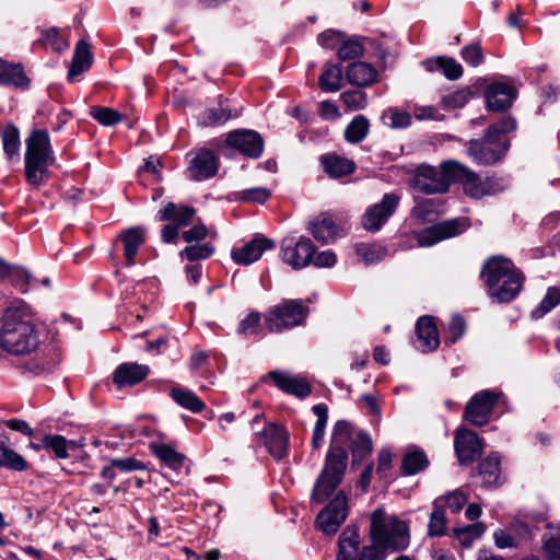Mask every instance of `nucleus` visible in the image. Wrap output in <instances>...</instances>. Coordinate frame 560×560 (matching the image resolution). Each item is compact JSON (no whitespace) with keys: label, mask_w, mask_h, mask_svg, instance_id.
I'll list each match as a JSON object with an SVG mask.
<instances>
[{"label":"nucleus","mask_w":560,"mask_h":560,"mask_svg":"<svg viewBox=\"0 0 560 560\" xmlns=\"http://www.w3.org/2000/svg\"><path fill=\"white\" fill-rule=\"evenodd\" d=\"M371 545H361L359 529L348 525L338 539L336 560H385L386 551L400 552L410 545V532L406 522L388 515L377 508L370 517Z\"/></svg>","instance_id":"1"},{"label":"nucleus","mask_w":560,"mask_h":560,"mask_svg":"<svg viewBox=\"0 0 560 560\" xmlns=\"http://www.w3.org/2000/svg\"><path fill=\"white\" fill-rule=\"evenodd\" d=\"M352 439V424L346 420L337 421L332 429L324 467L312 491L313 501L325 502L341 483L348 465L347 445Z\"/></svg>","instance_id":"2"},{"label":"nucleus","mask_w":560,"mask_h":560,"mask_svg":"<svg viewBox=\"0 0 560 560\" xmlns=\"http://www.w3.org/2000/svg\"><path fill=\"white\" fill-rule=\"evenodd\" d=\"M0 346L5 351L23 355L39 346V329L28 305L16 302L3 315Z\"/></svg>","instance_id":"3"},{"label":"nucleus","mask_w":560,"mask_h":560,"mask_svg":"<svg viewBox=\"0 0 560 560\" xmlns=\"http://www.w3.org/2000/svg\"><path fill=\"white\" fill-rule=\"evenodd\" d=\"M481 277L489 296L499 303L514 300L521 292L525 279L523 272L510 258L500 255L485 261Z\"/></svg>","instance_id":"4"},{"label":"nucleus","mask_w":560,"mask_h":560,"mask_svg":"<svg viewBox=\"0 0 560 560\" xmlns=\"http://www.w3.org/2000/svg\"><path fill=\"white\" fill-rule=\"evenodd\" d=\"M516 128V121L505 117L490 126L482 139L470 140L468 155L478 164L490 165L500 161L510 147L506 133Z\"/></svg>","instance_id":"5"},{"label":"nucleus","mask_w":560,"mask_h":560,"mask_svg":"<svg viewBox=\"0 0 560 560\" xmlns=\"http://www.w3.org/2000/svg\"><path fill=\"white\" fill-rule=\"evenodd\" d=\"M25 144V178L33 187H39L48 178V167L55 162L49 135L46 130H33Z\"/></svg>","instance_id":"6"},{"label":"nucleus","mask_w":560,"mask_h":560,"mask_svg":"<svg viewBox=\"0 0 560 560\" xmlns=\"http://www.w3.org/2000/svg\"><path fill=\"white\" fill-rule=\"evenodd\" d=\"M456 161H445L439 167L422 164L413 178V187L425 195L444 194L454 182Z\"/></svg>","instance_id":"7"},{"label":"nucleus","mask_w":560,"mask_h":560,"mask_svg":"<svg viewBox=\"0 0 560 560\" xmlns=\"http://www.w3.org/2000/svg\"><path fill=\"white\" fill-rule=\"evenodd\" d=\"M308 312V306L302 300H284L269 310L265 323L269 331L281 332L302 325Z\"/></svg>","instance_id":"8"},{"label":"nucleus","mask_w":560,"mask_h":560,"mask_svg":"<svg viewBox=\"0 0 560 560\" xmlns=\"http://www.w3.org/2000/svg\"><path fill=\"white\" fill-rule=\"evenodd\" d=\"M454 182L463 185L465 194L471 198L479 199L487 195H495L504 189L500 178L486 177L481 179L477 173L462 163L454 165Z\"/></svg>","instance_id":"9"},{"label":"nucleus","mask_w":560,"mask_h":560,"mask_svg":"<svg viewBox=\"0 0 560 560\" xmlns=\"http://www.w3.org/2000/svg\"><path fill=\"white\" fill-rule=\"evenodd\" d=\"M316 246L307 236H287L281 243V259L295 270L312 264Z\"/></svg>","instance_id":"10"},{"label":"nucleus","mask_w":560,"mask_h":560,"mask_svg":"<svg viewBox=\"0 0 560 560\" xmlns=\"http://www.w3.org/2000/svg\"><path fill=\"white\" fill-rule=\"evenodd\" d=\"M500 394L495 390L483 389L476 393L465 407V419L476 427L486 425L490 419Z\"/></svg>","instance_id":"11"},{"label":"nucleus","mask_w":560,"mask_h":560,"mask_svg":"<svg viewBox=\"0 0 560 560\" xmlns=\"http://www.w3.org/2000/svg\"><path fill=\"white\" fill-rule=\"evenodd\" d=\"M469 226L466 218L445 220L416 233L419 246H432L443 240L457 236Z\"/></svg>","instance_id":"12"},{"label":"nucleus","mask_w":560,"mask_h":560,"mask_svg":"<svg viewBox=\"0 0 560 560\" xmlns=\"http://www.w3.org/2000/svg\"><path fill=\"white\" fill-rule=\"evenodd\" d=\"M400 201L399 195L395 192L385 194L382 200L370 206L363 217L362 225L366 231L377 232L395 213Z\"/></svg>","instance_id":"13"},{"label":"nucleus","mask_w":560,"mask_h":560,"mask_svg":"<svg viewBox=\"0 0 560 560\" xmlns=\"http://www.w3.org/2000/svg\"><path fill=\"white\" fill-rule=\"evenodd\" d=\"M348 516L347 498L338 492L328 505L318 514L316 522L326 535H334Z\"/></svg>","instance_id":"14"},{"label":"nucleus","mask_w":560,"mask_h":560,"mask_svg":"<svg viewBox=\"0 0 560 560\" xmlns=\"http://www.w3.org/2000/svg\"><path fill=\"white\" fill-rule=\"evenodd\" d=\"M187 176L191 180L202 182L213 177L219 168L218 156L208 149H200L188 154Z\"/></svg>","instance_id":"15"},{"label":"nucleus","mask_w":560,"mask_h":560,"mask_svg":"<svg viewBox=\"0 0 560 560\" xmlns=\"http://www.w3.org/2000/svg\"><path fill=\"white\" fill-rule=\"evenodd\" d=\"M454 448L459 464L468 465L481 454L483 446L476 432L459 428L455 432Z\"/></svg>","instance_id":"16"},{"label":"nucleus","mask_w":560,"mask_h":560,"mask_svg":"<svg viewBox=\"0 0 560 560\" xmlns=\"http://www.w3.org/2000/svg\"><path fill=\"white\" fill-rule=\"evenodd\" d=\"M226 143L245 156L258 159L264 150V140L253 130H235L228 135Z\"/></svg>","instance_id":"17"},{"label":"nucleus","mask_w":560,"mask_h":560,"mask_svg":"<svg viewBox=\"0 0 560 560\" xmlns=\"http://www.w3.org/2000/svg\"><path fill=\"white\" fill-rule=\"evenodd\" d=\"M147 241V231L142 226H132L124 230L115 241V248L121 245V250L126 259L127 266H133L136 264V256L139 248Z\"/></svg>","instance_id":"18"},{"label":"nucleus","mask_w":560,"mask_h":560,"mask_svg":"<svg viewBox=\"0 0 560 560\" xmlns=\"http://www.w3.org/2000/svg\"><path fill=\"white\" fill-rule=\"evenodd\" d=\"M268 377L272 380L280 390L294 395L298 398H304L312 392V386L307 380L298 374L285 371H270Z\"/></svg>","instance_id":"19"},{"label":"nucleus","mask_w":560,"mask_h":560,"mask_svg":"<svg viewBox=\"0 0 560 560\" xmlns=\"http://www.w3.org/2000/svg\"><path fill=\"white\" fill-rule=\"evenodd\" d=\"M273 247L275 242L272 240L258 235L241 248L233 249L231 256L236 264L248 266L257 261L264 252Z\"/></svg>","instance_id":"20"},{"label":"nucleus","mask_w":560,"mask_h":560,"mask_svg":"<svg viewBox=\"0 0 560 560\" xmlns=\"http://www.w3.org/2000/svg\"><path fill=\"white\" fill-rule=\"evenodd\" d=\"M516 90L509 83L495 82L485 91L487 107L492 112H504L511 107Z\"/></svg>","instance_id":"21"},{"label":"nucleus","mask_w":560,"mask_h":560,"mask_svg":"<svg viewBox=\"0 0 560 560\" xmlns=\"http://www.w3.org/2000/svg\"><path fill=\"white\" fill-rule=\"evenodd\" d=\"M150 369L145 364L126 362L119 364L113 373V383L118 388L135 386L142 382L149 374Z\"/></svg>","instance_id":"22"},{"label":"nucleus","mask_w":560,"mask_h":560,"mask_svg":"<svg viewBox=\"0 0 560 560\" xmlns=\"http://www.w3.org/2000/svg\"><path fill=\"white\" fill-rule=\"evenodd\" d=\"M308 232L322 244H329L338 236V225L329 212H323L308 221Z\"/></svg>","instance_id":"23"},{"label":"nucleus","mask_w":560,"mask_h":560,"mask_svg":"<svg viewBox=\"0 0 560 560\" xmlns=\"http://www.w3.org/2000/svg\"><path fill=\"white\" fill-rule=\"evenodd\" d=\"M261 435L266 447L273 457L281 459L287 456L289 433L284 428L269 423Z\"/></svg>","instance_id":"24"},{"label":"nucleus","mask_w":560,"mask_h":560,"mask_svg":"<svg viewBox=\"0 0 560 560\" xmlns=\"http://www.w3.org/2000/svg\"><path fill=\"white\" fill-rule=\"evenodd\" d=\"M417 347L422 352L435 350L440 345L438 328L431 316H422L416 323Z\"/></svg>","instance_id":"25"},{"label":"nucleus","mask_w":560,"mask_h":560,"mask_svg":"<svg viewBox=\"0 0 560 560\" xmlns=\"http://www.w3.org/2000/svg\"><path fill=\"white\" fill-rule=\"evenodd\" d=\"M195 215L196 210L190 206L167 202L164 208L158 212V220L172 221L173 224L180 228L189 225Z\"/></svg>","instance_id":"26"},{"label":"nucleus","mask_w":560,"mask_h":560,"mask_svg":"<svg viewBox=\"0 0 560 560\" xmlns=\"http://www.w3.org/2000/svg\"><path fill=\"white\" fill-rule=\"evenodd\" d=\"M477 470L483 487H499L504 481L501 474V460L498 454L493 453L482 459Z\"/></svg>","instance_id":"27"},{"label":"nucleus","mask_w":560,"mask_h":560,"mask_svg":"<svg viewBox=\"0 0 560 560\" xmlns=\"http://www.w3.org/2000/svg\"><path fill=\"white\" fill-rule=\"evenodd\" d=\"M240 115L236 108H232L228 100L220 101L218 106L206 109L200 117L201 125L215 127L225 124L230 118Z\"/></svg>","instance_id":"28"},{"label":"nucleus","mask_w":560,"mask_h":560,"mask_svg":"<svg viewBox=\"0 0 560 560\" xmlns=\"http://www.w3.org/2000/svg\"><path fill=\"white\" fill-rule=\"evenodd\" d=\"M320 163L326 174L332 178H340L352 174L355 171V163L338 154H325L320 158Z\"/></svg>","instance_id":"29"},{"label":"nucleus","mask_w":560,"mask_h":560,"mask_svg":"<svg viewBox=\"0 0 560 560\" xmlns=\"http://www.w3.org/2000/svg\"><path fill=\"white\" fill-rule=\"evenodd\" d=\"M0 467L14 471H24L30 467L24 457L10 447L9 438L2 433H0Z\"/></svg>","instance_id":"30"},{"label":"nucleus","mask_w":560,"mask_h":560,"mask_svg":"<svg viewBox=\"0 0 560 560\" xmlns=\"http://www.w3.org/2000/svg\"><path fill=\"white\" fill-rule=\"evenodd\" d=\"M346 77L351 84L366 86L376 81L377 71L372 65L358 61L348 66Z\"/></svg>","instance_id":"31"},{"label":"nucleus","mask_w":560,"mask_h":560,"mask_svg":"<svg viewBox=\"0 0 560 560\" xmlns=\"http://www.w3.org/2000/svg\"><path fill=\"white\" fill-rule=\"evenodd\" d=\"M92 52L90 45L81 39L77 43L72 57L71 67L68 71V80L73 81L75 77L86 71L92 65Z\"/></svg>","instance_id":"32"},{"label":"nucleus","mask_w":560,"mask_h":560,"mask_svg":"<svg viewBox=\"0 0 560 560\" xmlns=\"http://www.w3.org/2000/svg\"><path fill=\"white\" fill-rule=\"evenodd\" d=\"M28 82L21 65L10 63L0 58V85L27 88Z\"/></svg>","instance_id":"33"},{"label":"nucleus","mask_w":560,"mask_h":560,"mask_svg":"<svg viewBox=\"0 0 560 560\" xmlns=\"http://www.w3.org/2000/svg\"><path fill=\"white\" fill-rule=\"evenodd\" d=\"M170 396L178 406L194 413H200L206 408V404L188 388L174 386Z\"/></svg>","instance_id":"34"},{"label":"nucleus","mask_w":560,"mask_h":560,"mask_svg":"<svg viewBox=\"0 0 560 560\" xmlns=\"http://www.w3.org/2000/svg\"><path fill=\"white\" fill-rule=\"evenodd\" d=\"M152 453L163 462L167 467L178 470L183 467L185 456L174 447L164 443H152L150 445Z\"/></svg>","instance_id":"35"},{"label":"nucleus","mask_w":560,"mask_h":560,"mask_svg":"<svg viewBox=\"0 0 560 560\" xmlns=\"http://www.w3.org/2000/svg\"><path fill=\"white\" fill-rule=\"evenodd\" d=\"M429 465V459L425 453L420 448H413L408 451L401 463V474L405 476L416 475Z\"/></svg>","instance_id":"36"},{"label":"nucleus","mask_w":560,"mask_h":560,"mask_svg":"<svg viewBox=\"0 0 560 560\" xmlns=\"http://www.w3.org/2000/svg\"><path fill=\"white\" fill-rule=\"evenodd\" d=\"M370 130L369 119L364 115H357L346 127L343 136L348 143L355 144L362 142Z\"/></svg>","instance_id":"37"},{"label":"nucleus","mask_w":560,"mask_h":560,"mask_svg":"<svg viewBox=\"0 0 560 560\" xmlns=\"http://www.w3.org/2000/svg\"><path fill=\"white\" fill-rule=\"evenodd\" d=\"M318 85L324 92H337L342 88V69L338 65H326Z\"/></svg>","instance_id":"38"},{"label":"nucleus","mask_w":560,"mask_h":560,"mask_svg":"<svg viewBox=\"0 0 560 560\" xmlns=\"http://www.w3.org/2000/svg\"><path fill=\"white\" fill-rule=\"evenodd\" d=\"M542 550L546 560H560V524L548 526L542 536Z\"/></svg>","instance_id":"39"},{"label":"nucleus","mask_w":560,"mask_h":560,"mask_svg":"<svg viewBox=\"0 0 560 560\" xmlns=\"http://www.w3.org/2000/svg\"><path fill=\"white\" fill-rule=\"evenodd\" d=\"M358 257L366 265L376 264L387 256V248L375 243H359L354 247Z\"/></svg>","instance_id":"40"},{"label":"nucleus","mask_w":560,"mask_h":560,"mask_svg":"<svg viewBox=\"0 0 560 560\" xmlns=\"http://www.w3.org/2000/svg\"><path fill=\"white\" fill-rule=\"evenodd\" d=\"M5 279L22 293H26L36 284V279L26 269L19 266L11 265Z\"/></svg>","instance_id":"41"},{"label":"nucleus","mask_w":560,"mask_h":560,"mask_svg":"<svg viewBox=\"0 0 560 560\" xmlns=\"http://www.w3.org/2000/svg\"><path fill=\"white\" fill-rule=\"evenodd\" d=\"M446 516L441 499H436L433 503V511L431 512L428 535L431 537L443 536L446 532Z\"/></svg>","instance_id":"42"},{"label":"nucleus","mask_w":560,"mask_h":560,"mask_svg":"<svg viewBox=\"0 0 560 560\" xmlns=\"http://www.w3.org/2000/svg\"><path fill=\"white\" fill-rule=\"evenodd\" d=\"M312 410L317 417L312 435V446L314 448H319L324 442L325 428L328 420V408L325 404H317L313 406Z\"/></svg>","instance_id":"43"},{"label":"nucleus","mask_w":560,"mask_h":560,"mask_svg":"<svg viewBox=\"0 0 560 560\" xmlns=\"http://www.w3.org/2000/svg\"><path fill=\"white\" fill-rule=\"evenodd\" d=\"M44 355L40 359H32L25 364V369L34 374L50 371L58 362V354L54 347L43 350Z\"/></svg>","instance_id":"44"},{"label":"nucleus","mask_w":560,"mask_h":560,"mask_svg":"<svg viewBox=\"0 0 560 560\" xmlns=\"http://www.w3.org/2000/svg\"><path fill=\"white\" fill-rule=\"evenodd\" d=\"M560 304V289L557 287L548 288L545 296L540 301L539 305L534 308L530 313L532 318L539 319L547 313L553 310Z\"/></svg>","instance_id":"45"},{"label":"nucleus","mask_w":560,"mask_h":560,"mask_svg":"<svg viewBox=\"0 0 560 560\" xmlns=\"http://www.w3.org/2000/svg\"><path fill=\"white\" fill-rule=\"evenodd\" d=\"M486 532V526L481 522H476L464 527L454 528V535L462 546L468 548L472 542L480 538Z\"/></svg>","instance_id":"46"},{"label":"nucleus","mask_w":560,"mask_h":560,"mask_svg":"<svg viewBox=\"0 0 560 560\" xmlns=\"http://www.w3.org/2000/svg\"><path fill=\"white\" fill-rule=\"evenodd\" d=\"M2 143L3 151L9 160L19 159L21 141L19 129L15 126L9 125L4 128Z\"/></svg>","instance_id":"47"},{"label":"nucleus","mask_w":560,"mask_h":560,"mask_svg":"<svg viewBox=\"0 0 560 560\" xmlns=\"http://www.w3.org/2000/svg\"><path fill=\"white\" fill-rule=\"evenodd\" d=\"M91 116L101 125L110 127L119 124L124 115L110 107L93 106L90 109Z\"/></svg>","instance_id":"48"},{"label":"nucleus","mask_w":560,"mask_h":560,"mask_svg":"<svg viewBox=\"0 0 560 560\" xmlns=\"http://www.w3.org/2000/svg\"><path fill=\"white\" fill-rule=\"evenodd\" d=\"M39 42L55 51H63L69 47V43L60 35L57 27L42 30Z\"/></svg>","instance_id":"49"},{"label":"nucleus","mask_w":560,"mask_h":560,"mask_svg":"<svg viewBox=\"0 0 560 560\" xmlns=\"http://www.w3.org/2000/svg\"><path fill=\"white\" fill-rule=\"evenodd\" d=\"M69 445H74V442L68 441L59 434H46V450L52 452L57 458L66 459L69 457Z\"/></svg>","instance_id":"50"},{"label":"nucleus","mask_w":560,"mask_h":560,"mask_svg":"<svg viewBox=\"0 0 560 560\" xmlns=\"http://www.w3.org/2000/svg\"><path fill=\"white\" fill-rule=\"evenodd\" d=\"M351 442V452L354 459L361 460L372 453L373 444L368 433L363 431L358 432Z\"/></svg>","instance_id":"51"},{"label":"nucleus","mask_w":560,"mask_h":560,"mask_svg":"<svg viewBox=\"0 0 560 560\" xmlns=\"http://www.w3.org/2000/svg\"><path fill=\"white\" fill-rule=\"evenodd\" d=\"M382 120L389 128H406L411 122V116L405 110L388 108L383 113Z\"/></svg>","instance_id":"52"},{"label":"nucleus","mask_w":560,"mask_h":560,"mask_svg":"<svg viewBox=\"0 0 560 560\" xmlns=\"http://www.w3.org/2000/svg\"><path fill=\"white\" fill-rule=\"evenodd\" d=\"M340 100L349 112L365 108L368 105L366 93L361 90H349L340 94Z\"/></svg>","instance_id":"53"},{"label":"nucleus","mask_w":560,"mask_h":560,"mask_svg":"<svg viewBox=\"0 0 560 560\" xmlns=\"http://www.w3.org/2000/svg\"><path fill=\"white\" fill-rule=\"evenodd\" d=\"M427 63L436 66L450 80H457L463 74L462 66L452 58L440 57L435 60H429Z\"/></svg>","instance_id":"54"},{"label":"nucleus","mask_w":560,"mask_h":560,"mask_svg":"<svg viewBox=\"0 0 560 560\" xmlns=\"http://www.w3.org/2000/svg\"><path fill=\"white\" fill-rule=\"evenodd\" d=\"M214 253L213 246L209 244H197L185 247L179 252L182 258H187L190 261L198 259H207Z\"/></svg>","instance_id":"55"},{"label":"nucleus","mask_w":560,"mask_h":560,"mask_svg":"<svg viewBox=\"0 0 560 560\" xmlns=\"http://www.w3.org/2000/svg\"><path fill=\"white\" fill-rule=\"evenodd\" d=\"M363 46L357 39H348L341 42L340 47L338 48V57L342 61L351 60L359 58L363 55Z\"/></svg>","instance_id":"56"},{"label":"nucleus","mask_w":560,"mask_h":560,"mask_svg":"<svg viewBox=\"0 0 560 560\" xmlns=\"http://www.w3.org/2000/svg\"><path fill=\"white\" fill-rule=\"evenodd\" d=\"M439 499H441V504L446 505L452 513H458L468 500L460 489L451 491Z\"/></svg>","instance_id":"57"},{"label":"nucleus","mask_w":560,"mask_h":560,"mask_svg":"<svg viewBox=\"0 0 560 560\" xmlns=\"http://www.w3.org/2000/svg\"><path fill=\"white\" fill-rule=\"evenodd\" d=\"M470 97L468 90H457L442 97V103L446 108H460L465 106Z\"/></svg>","instance_id":"58"},{"label":"nucleus","mask_w":560,"mask_h":560,"mask_svg":"<svg viewBox=\"0 0 560 560\" xmlns=\"http://www.w3.org/2000/svg\"><path fill=\"white\" fill-rule=\"evenodd\" d=\"M270 196V191L265 187H254L238 192L240 200L257 203L266 202Z\"/></svg>","instance_id":"59"},{"label":"nucleus","mask_w":560,"mask_h":560,"mask_svg":"<svg viewBox=\"0 0 560 560\" xmlns=\"http://www.w3.org/2000/svg\"><path fill=\"white\" fill-rule=\"evenodd\" d=\"M435 206L436 205L433 199L417 200L411 214L419 222L423 223L429 219V215L435 211Z\"/></svg>","instance_id":"60"},{"label":"nucleus","mask_w":560,"mask_h":560,"mask_svg":"<svg viewBox=\"0 0 560 560\" xmlns=\"http://www.w3.org/2000/svg\"><path fill=\"white\" fill-rule=\"evenodd\" d=\"M460 56L472 67H477L483 62V54L479 44H469L462 48Z\"/></svg>","instance_id":"61"},{"label":"nucleus","mask_w":560,"mask_h":560,"mask_svg":"<svg viewBox=\"0 0 560 560\" xmlns=\"http://www.w3.org/2000/svg\"><path fill=\"white\" fill-rule=\"evenodd\" d=\"M465 328L464 318L459 315L453 316L448 324L446 342L455 343L459 340L465 332Z\"/></svg>","instance_id":"62"},{"label":"nucleus","mask_w":560,"mask_h":560,"mask_svg":"<svg viewBox=\"0 0 560 560\" xmlns=\"http://www.w3.org/2000/svg\"><path fill=\"white\" fill-rule=\"evenodd\" d=\"M260 324V315L259 313H250L248 314L238 326V332L244 336H254L258 332V327Z\"/></svg>","instance_id":"63"},{"label":"nucleus","mask_w":560,"mask_h":560,"mask_svg":"<svg viewBox=\"0 0 560 560\" xmlns=\"http://www.w3.org/2000/svg\"><path fill=\"white\" fill-rule=\"evenodd\" d=\"M110 464L113 467L125 472L145 469V465L141 460L136 459L135 457L113 458L110 459Z\"/></svg>","instance_id":"64"}]
</instances>
